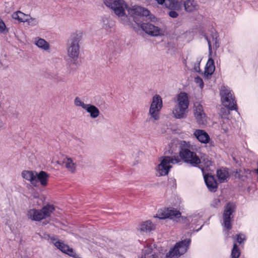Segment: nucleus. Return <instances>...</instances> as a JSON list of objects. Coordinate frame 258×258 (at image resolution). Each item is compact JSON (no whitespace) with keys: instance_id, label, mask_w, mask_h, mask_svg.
Instances as JSON below:
<instances>
[{"instance_id":"43","label":"nucleus","mask_w":258,"mask_h":258,"mask_svg":"<svg viewBox=\"0 0 258 258\" xmlns=\"http://www.w3.org/2000/svg\"><path fill=\"white\" fill-rule=\"evenodd\" d=\"M158 4L163 5L165 4L166 0H155Z\"/></svg>"},{"instance_id":"46","label":"nucleus","mask_w":258,"mask_h":258,"mask_svg":"<svg viewBox=\"0 0 258 258\" xmlns=\"http://www.w3.org/2000/svg\"><path fill=\"white\" fill-rule=\"evenodd\" d=\"M202 226H201V227H200L199 229H197V231H198L200 229H201V228H202Z\"/></svg>"},{"instance_id":"1","label":"nucleus","mask_w":258,"mask_h":258,"mask_svg":"<svg viewBox=\"0 0 258 258\" xmlns=\"http://www.w3.org/2000/svg\"><path fill=\"white\" fill-rule=\"evenodd\" d=\"M103 2L120 18L123 24L130 27H133V22L139 24L137 17L148 16L150 13L149 10L140 6L128 7L124 0H103Z\"/></svg>"},{"instance_id":"27","label":"nucleus","mask_w":258,"mask_h":258,"mask_svg":"<svg viewBox=\"0 0 258 258\" xmlns=\"http://www.w3.org/2000/svg\"><path fill=\"white\" fill-rule=\"evenodd\" d=\"M12 18L14 19L18 20L19 22H26L27 18H29V15H26L20 11H17L13 13Z\"/></svg>"},{"instance_id":"37","label":"nucleus","mask_w":258,"mask_h":258,"mask_svg":"<svg viewBox=\"0 0 258 258\" xmlns=\"http://www.w3.org/2000/svg\"><path fill=\"white\" fill-rule=\"evenodd\" d=\"M176 10L171 11L169 12V15L170 17L176 18L178 17V14L176 12Z\"/></svg>"},{"instance_id":"4","label":"nucleus","mask_w":258,"mask_h":258,"mask_svg":"<svg viewBox=\"0 0 258 258\" xmlns=\"http://www.w3.org/2000/svg\"><path fill=\"white\" fill-rule=\"evenodd\" d=\"M82 33L80 31H77L71 34L68 40L67 52L68 56L71 60L75 62L78 58L80 53L79 41L81 40Z\"/></svg>"},{"instance_id":"8","label":"nucleus","mask_w":258,"mask_h":258,"mask_svg":"<svg viewBox=\"0 0 258 258\" xmlns=\"http://www.w3.org/2000/svg\"><path fill=\"white\" fill-rule=\"evenodd\" d=\"M190 239H185L176 244L174 247L166 253V258L178 257L185 253L189 248Z\"/></svg>"},{"instance_id":"13","label":"nucleus","mask_w":258,"mask_h":258,"mask_svg":"<svg viewBox=\"0 0 258 258\" xmlns=\"http://www.w3.org/2000/svg\"><path fill=\"white\" fill-rule=\"evenodd\" d=\"M47 237L48 240H49L51 243H53L57 248L70 256L76 257V254L73 248H70L68 245L58 240L55 236H50L48 235Z\"/></svg>"},{"instance_id":"29","label":"nucleus","mask_w":258,"mask_h":258,"mask_svg":"<svg viewBox=\"0 0 258 258\" xmlns=\"http://www.w3.org/2000/svg\"><path fill=\"white\" fill-rule=\"evenodd\" d=\"M152 253V248L150 246H145L142 249L141 258H148L149 255H150Z\"/></svg>"},{"instance_id":"17","label":"nucleus","mask_w":258,"mask_h":258,"mask_svg":"<svg viewBox=\"0 0 258 258\" xmlns=\"http://www.w3.org/2000/svg\"><path fill=\"white\" fill-rule=\"evenodd\" d=\"M204 180L208 188L212 192H215L218 187L217 183L212 175H204Z\"/></svg>"},{"instance_id":"40","label":"nucleus","mask_w":258,"mask_h":258,"mask_svg":"<svg viewBox=\"0 0 258 258\" xmlns=\"http://www.w3.org/2000/svg\"><path fill=\"white\" fill-rule=\"evenodd\" d=\"M5 124L3 122V121L2 120L1 118H0V131L3 130L5 128Z\"/></svg>"},{"instance_id":"28","label":"nucleus","mask_w":258,"mask_h":258,"mask_svg":"<svg viewBox=\"0 0 258 258\" xmlns=\"http://www.w3.org/2000/svg\"><path fill=\"white\" fill-rule=\"evenodd\" d=\"M63 163L66 167L71 172H74L76 170V165L71 158H67L63 160Z\"/></svg>"},{"instance_id":"32","label":"nucleus","mask_w":258,"mask_h":258,"mask_svg":"<svg viewBox=\"0 0 258 258\" xmlns=\"http://www.w3.org/2000/svg\"><path fill=\"white\" fill-rule=\"evenodd\" d=\"M102 27L106 30H108L111 27L112 22L109 19L104 18L102 20Z\"/></svg>"},{"instance_id":"33","label":"nucleus","mask_w":258,"mask_h":258,"mask_svg":"<svg viewBox=\"0 0 258 258\" xmlns=\"http://www.w3.org/2000/svg\"><path fill=\"white\" fill-rule=\"evenodd\" d=\"M201 220V216L195 215L188 218V221H190L192 224H196L200 222Z\"/></svg>"},{"instance_id":"30","label":"nucleus","mask_w":258,"mask_h":258,"mask_svg":"<svg viewBox=\"0 0 258 258\" xmlns=\"http://www.w3.org/2000/svg\"><path fill=\"white\" fill-rule=\"evenodd\" d=\"M240 255V252L236 243L233 245L231 251L232 258H238Z\"/></svg>"},{"instance_id":"16","label":"nucleus","mask_w":258,"mask_h":258,"mask_svg":"<svg viewBox=\"0 0 258 258\" xmlns=\"http://www.w3.org/2000/svg\"><path fill=\"white\" fill-rule=\"evenodd\" d=\"M205 39L207 40L209 47V55L212 54V47L213 46L217 48L219 46L218 40V34L214 31H212L210 36L205 35Z\"/></svg>"},{"instance_id":"38","label":"nucleus","mask_w":258,"mask_h":258,"mask_svg":"<svg viewBox=\"0 0 258 258\" xmlns=\"http://www.w3.org/2000/svg\"><path fill=\"white\" fill-rule=\"evenodd\" d=\"M6 25L4 21L0 18V32H3L6 29Z\"/></svg>"},{"instance_id":"26","label":"nucleus","mask_w":258,"mask_h":258,"mask_svg":"<svg viewBox=\"0 0 258 258\" xmlns=\"http://www.w3.org/2000/svg\"><path fill=\"white\" fill-rule=\"evenodd\" d=\"M154 229V226L150 221H147L141 224L139 229L143 232H150Z\"/></svg>"},{"instance_id":"36","label":"nucleus","mask_w":258,"mask_h":258,"mask_svg":"<svg viewBox=\"0 0 258 258\" xmlns=\"http://www.w3.org/2000/svg\"><path fill=\"white\" fill-rule=\"evenodd\" d=\"M245 240V236L242 234H239L237 235V242L241 244L242 242Z\"/></svg>"},{"instance_id":"22","label":"nucleus","mask_w":258,"mask_h":258,"mask_svg":"<svg viewBox=\"0 0 258 258\" xmlns=\"http://www.w3.org/2000/svg\"><path fill=\"white\" fill-rule=\"evenodd\" d=\"M210 57L206 63L204 75L206 77H208L209 76H211L215 71L214 61L211 57V55H209Z\"/></svg>"},{"instance_id":"15","label":"nucleus","mask_w":258,"mask_h":258,"mask_svg":"<svg viewBox=\"0 0 258 258\" xmlns=\"http://www.w3.org/2000/svg\"><path fill=\"white\" fill-rule=\"evenodd\" d=\"M194 114L198 123L199 124H205L207 122V117L203 106L200 103L196 102L194 104Z\"/></svg>"},{"instance_id":"41","label":"nucleus","mask_w":258,"mask_h":258,"mask_svg":"<svg viewBox=\"0 0 258 258\" xmlns=\"http://www.w3.org/2000/svg\"><path fill=\"white\" fill-rule=\"evenodd\" d=\"M148 258H158V255L157 253L152 252Z\"/></svg>"},{"instance_id":"12","label":"nucleus","mask_w":258,"mask_h":258,"mask_svg":"<svg viewBox=\"0 0 258 258\" xmlns=\"http://www.w3.org/2000/svg\"><path fill=\"white\" fill-rule=\"evenodd\" d=\"M181 217V213L173 208L161 209L158 210L156 217L160 219L169 218L176 220Z\"/></svg>"},{"instance_id":"11","label":"nucleus","mask_w":258,"mask_h":258,"mask_svg":"<svg viewBox=\"0 0 258 258\" xmlns=\"http://www.w3.org/2000/svg\"><path fill=\"white\" fill-rule=\"evenodd\" d=\"M74 104L76 106L80 107L86 111L91 118H96L100 115V111L96 106L91 104H85L79 97L75 98Z\"/></svg>"},{"instance_id":"39","label":"nucleus","mask_w":258,"mask_h":258,"mask_svg":"<svg viewBox=\"0 0 258 258\" xmlns=\"http://www.w3.org/2000/svg\"><path fill=\"white\" fill-rule=\"evenodd\" d=\"M201 59H198L197 60V63L195 64L194 69L196 71L199 72L200 70V63L201 62Z\"/></svg>"},{"instance_id":"25","label":"nucleus","mask_w":258,"mask_h":258,"mask_svg":"<svg viewBox=\"0 0 258 258\" xmlns=\"http://www.w3.org/2000/svg\"><path fill=\"white\" fill-rule=\"evenodd\" d=\"M35 44L36 45L44 51H49L50 49L49 44L44 39L37 38L35 39Z\"/></svg>"},{"instance_id":"44","label":"nucleus","mask_w":258,"mask_h":258,"mask_svg":"<svg viewBox=\"0 0 258 258\" xmlns=\"http://www.w3.org/2000/svg\"><path fill=\"white\" fill-rule=\"evenodd\" d=\"M13 116L15 118H17L18 117V112L16 110H13Z\"/></svg>"},{"instance_id":"14","label":"nucleus","mask_w":258,"mask_h":258,"mask_svg":"<svg viewBox=\"0 0 258 258\" xmlns=\"http://www.w3.org/2000/svg\"><path fill=\"white\" fill-rule=\"evenodd\" d=\"M141 27L144 31L151 36H157L163 35V31L160 28L151 23H143L141 25Z\"/></svg>"},{"instance_id":"34","label":"nucleus","mask_w":258,"mask_h":258,"mask_svg":"<svg viewBox=\"0 0 258 258\" xmlns=\"http://www.w3.org/2000/svg\"><path fill=\"white\" fill-rule=\"evenodd\" d=\"M221 205L220 201L219 199L215 198L213 199L211 203V206L214 208H218Z\"/></svg>"},{"instance_id":"35","label":"nucleus","mask_w":258,"mask_h":258,"mask_svg":"<svg viewBox=\"0 0 258 258\" xmlns=\"http://www.w3.org/2000/svg\"><path fill=\"white\" fill-rule=\"evenodd\" d=\"M195 82L202 89L204 87V82L203 80L200 77H197L195 78Z\"/></svg>"},{"instance_id":"2","label":"nucleus","mask_w":258,"mask_h":258,"mask_svg":"<svg viewBox=\"0 0 258 258\" xmlns=\"http://www.w3.org/2000/svg\"><path fill=\"white\" fill-rule=\"evenodd\" d=\"M192 148L189 142L183 141L179 151L180 158L187 164L197 167L199 164L204 163L205 166L208 167L211 165V162L207 155H204L200 158L195 152L191 151Z\"/></svg>"},{"instance_id":"19","label":"nucleus","mask_w":258,"mask_h":258,"mask_svg":"<svg viewBox=\"0 0 258 258\" xmlns=\"http://www.w3.org/2000/svg\"><path fill=\"white\" fill-rule=\"evenodd\" d=\"M183 0H166L165 7L171 10H180L182 6Z\"/></svg>"},{"instance_id":"23","label":"nucleus","mask_w":258,"mask_h":258,"mask_svg":"<svg viewBox=\"0 0 258 258\" xmlns=\"http://www.w3.org/2000/svg\"><path fill=\"white\" fill-rule=\"evenodd\" d=\"M183 5L187 12H192L199 9V5L194 0H187L184 2Z\"/></svg>"},{"instance_id":"3","label":"nucleus","mask_w":258,"mask_h":258,"mask_svg":"<svg viewBox=\"0 0 258 258\" xmlns=\"http://www.w3.org/2000/svg\"><path fill=\"white\" fill-rule=\"evenodd\" d=\"M174 106L172 110L173 117L176 119H184L187 116L189 100L188 95L180 92L174 98Z\"/></svg>"},{"instance_id":"18","label":"nucleus","mask_w":258,"mask_h":258,"mask_svg":"<svg viewBox=\"0 0 258 258\" xmlns=\"http://www.w3.org/2000/svg\"><path fill=\"white\" fill-rule=\"evenodd\" d=\"M194 135L202 143L207 144L210 140L209 135L202 130H196L194 133Z\"/></svg>"},{"instance_id":"7","label":"nucleus","mask_w":258,"mask_h":258,"mask_svg":"<svg viewBox=\"0 0 258 258\" xmlns=\"http://www.w3.org/2000/svg\"><path fill=\"white\" fill-rule=\"evenodd\" d=\"M54 210L53 205H47L41 210L30 209L28 211L27 216L33 221H39L50 216Z\"/></svg>"},{"instance_id":"5","label":"nucleus","mask_w":258,"mask_h":258,"mask_svg":"<svg viewBox=\"0 0 258 258\" xmlns=\"http://www.w3.org/2000/svg\"><path fill=\"white\" fill-rule=\"evenodd\" d=\"M160 164L156 168L158 175L165 176L167 175L170 169L172 168L171 164L178 163L181 160L175 156H165L160 158Z\"/></svg>"},{"instance_id":"24","label":"nucleus","mask_w":258,"mask_h":258,"mask_svg":"<svg viewBox=\"0 0 258 258\" xmlns=\"http://www.w3.org/2000/svg\"><path fill=\"white\" fill-rule=\"evenodd\" d=\"M217 177L220 182L227 181L229 177L227 169L224 168L218 169L217 170Z\"/></svg>"},{"instance_id":"31","label":"nucleus","mask_w":258,"mask_h":258,"mask_svg":"<svg viewBox=\"0 0 258 258\" xmlns=\"http://www.w3.org/2000/svg\"><path fill=\"white\" fill-rule=\"evenodd\" d=\"M26 22H27L29 26L34 27L38 25V20L36 18L31 17L29 15V18H27Z\"/></svg>"},{"instance_id":"10","label":"nucleus","mask_w":258,"mask_h":258,"mask_svg":"<svg viewBox=\"0 0 258 258\" xmlns=\"http://www.w3.org/2000/svg\"><path fill=\"white\" fill-rule=\"evenodd\" d=\"M163 106L162 99L159 95L153 96L149 108V114L154 121L159 119V112Z\"/></svg>"},{"instance_id":"45","label":"nucleus","mask_w":258,"mask_h":258,"mask_svg":"<svg viewBox=\"0 0 258 258\" xmlns=\"http://www.w3.org/2000/svg\"><path fill=\"white\" fill-rule=\"evenodd\" d=\"M229 114V111L228 110L227 111V113H226L225 114H223V116L224 117H226V116H227L228 114Z\"/></svg>"},{"instance_id":"42","label":"nucleus","mask_w":258,"mask_h":258,"mask_svg":"<svg viewBox=\"0 0 258 258\" xmlns=\"http://www.w3.org/2000/svg\"><path fill=\"white\" fill-rule=\"evenodd\" d=\"M236 177H238L239 179H240L241 180H244V178L243 177V176L240 175V172L236 173Z\"/></svg>"},{"instance_id":"20","label":"nucleus","mask_w":258,"mask_h":258,"mask_svg":"<svg viewBox=\"0 0 258 258\" xmlns=\"http://www.w3.org/2000/svg\"><path fill=\"white\" fill-rule=\"evenodd\" d=\"M36 172L33 171L25 170L22 172V176L26 180L30 182L33 186H36Z\"/></svg>"},{"instance_id":"21","label":"nucleus","mask_w":258,"mask_h":258,"mask_svg":"<svg viewBox=\"0 0 258 258\" xmlns=\"http://www.w3.org/2000/svg\"><path fill=\"white\" fill-rule=\"evenodd\" d=\"M36 185L38 182L43 186H45L47 185V182L49 178V175L44 171H41L39 173L36 172Z\"/></svg>"},{"instance_id":"9","label":"nucleus","mask_w":258,"mask_h":258,"mask_svg":"<svg viewBox=\"0 0 258 258\" xmlns=\"http://www.w3.org/2000/svg\"><path fill=\"white\" fill-rule=\"evenodd\" d=\"M235 206L233 203H228L225 206L223 214L222 225L226 229H224L225 234L228 236V231L231 228V219L233 218L232 213L235 211Z\"/></svg>"},{"instance_id":"6","label":"nucleus","mask_w":258,"mask_h":258,"mask_svg":"<svg viewBox=\"0 0 258 258\" xmlns=\"http://www.w3.org/2000/svg\"><path fill=\"white\" fill-rule=\"evenodd\" d=\"M220 95L223 105L230 110H236L237 105L235 97L232 91L227 87L223 86L221 88Z\"/></svg>"}]
</instances>
